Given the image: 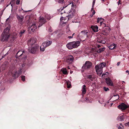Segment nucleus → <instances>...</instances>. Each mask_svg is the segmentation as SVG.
<instances>
[{
    "label": "nucleus",
    "instance_id": "obj_1",
    "mask_svg": "<svg viewBox=\"0 0 129 129\" xmlns=\"http://www.w3.org/2000/svg\"><path fill=\"white\" fill-rule=\"evenodd\" d=\"M106 66L105 62H101L95 66V69L97 74L100 75L103 73V68Z\"/></svg>",
    "mask_w": 129,
    "mask_h": 129
},
{
    "label": "nucleus",
    "instance_id": "obj_2",
    "mask_svg": "<svg viewBox=\"0 0 129 129\" xmlns=\"http://www.w3.org/2000/svg\"><path fill=\"white\" fill-rule=\"evenodd\" d=\"M80 44V42L79 41H75L68 43L67 45V48L69 49L77 48Z\"/></svg>",
    "mask_w": 129,
    "mask_h": 129
},
{
    "label": "nucleus",
    "instance_id": "obj_3",
    "mask_svg": "<svg viewBox=\"0 0 129 129\" xmlns=\"http://www.w3.org/2000/svg\"><path fill=\"white\" fill-rule=\"evenodd\" d=\"M9 30L8 27L4 29L2 35V41H4L8 40L10 35V34L9 33Z\"/></svg>",
    "mask_w": 129,
    "mask_h": 129
},
{
    "label": "nucleus",
    "instance_id": "obj_4",
    "mask_svg": "<svg viewBox=\"0 0 129 129\" xmlns=\"http://www.w3.org/2000/svg\"><path fill=\"white\" fill-rule=\"evenodd\" d=\"M72 3V5L71 7L72 8L71 10H70V11L69 13V18L70 17L71 18L76 13V11L74 9V5L72 3H70V4H67L66 5L64 6L63 7V8H65L66 7H67L69 5L71 4Z\"/></svg>",
    "mask_w": 129,
    "mask_h": 129
},
{
    "label": "nucleus",
    "instance_id": "obj_5",
    "mask_svg": "<svg viewBox=\"0 0 129 129\" xmlns=\"http://www.w3.org/2000/svg\"><path fill=\"white\" fill-rule=\"evenodd\" d=\"M39 48V46L37 44H35L34 47L31 46L30 47L29 46L28 50L29 52L30 53L33 54H35L37 51L38 50Z\"/></svg>",
    "mask_w": 129,
    "mask_h": 129
},
{
    "label": "nucleus",
    "instance_id": "obj_6",
    "mask_svg": "<svg viewBox=\"0 0 129 129\" xmlns=\"http://www.w3.org/2000/svg\"><path fill=\"white\" fill-rule=\"evenodd\" d=\"M88 32L86 30H84L82 31L78 35V37L79 38L81 41L82 40L81 39H85L87 37V34Z\"/></svg>",
    "mask_w": 129,
    "mask_h": 129
},
{
    "label": "nucleus",
    "instance_id": "obj_7",
    "mask_svg": "<svg viewBox=\"0 0 129 129\" xmlns=\"http://www.w3.org/2000/svg\"><path fill=\"white\" fill-rule=\"evenodd\" d=\"M36 38H32L30 39L28 41V46H31L34 45L35 46V44L36 42Z\"/></svg>",
    "mask_w": 129,
    "mask_h": 129
},
{
    "label": "nucleus",
    "instance_id": "obj_8",
    "mask_svg": "<svg viewBox=\"0 0 129 129\" xmlns=\"http://www.w3.org/2000/svg\"><path fill=\"white\" fill-rule=\"evenodd\" d=\"M128 106L124 103H121L117 106V107L119 109L122 110H125L126 109L128 108Z\"/></svg>",
    "mask_w": 129,
    "mask_h": 129
},
{
    "label": "nucleus",
    "instance_id": "obj_9",
    "mask_svg": "<svg viewBox=\"0 0 129 129\" xmlns=\"http://www.w3.org/2000/svg\"><path fill=\"white\" fill-rule=\"evenodd\" d=\"M92 65L91 63L89 61H87L85 62L84 64L82 67V68L84 69H87L90 68Z\"/></svg>",
    "mask_w": 129,
    "mask_h": 129
},
{
    "label": "nucleus",
    "instance_id": "obj_10",
    "mask_svg": "<svg viewBox=\"0 0 129 129\" xmlns=\"http://www.w3.org/2000/svg\"><path fill=\"white\" fill-rule=\"evenodd\" d=\"M110 30L111 29L109 27H106L104 28V30L102 31V34L103 35H108Z\"/></svg>",
    "mask_w": 129,
    "mask_h": 129
},
{
    "label": "nucleus",
    "instance_id": "obj_11",
    "mask_svg": "<svg viewBox=\"0 0 129 129\" xmlns=\"http://www.w3.org/2000/svg\"><path fill=\"white\" fill-rule=\"evenodd\" d=\"M45 19L43 17L40 16L39 19V25L38 27H39L42 25L43 24L45 23Z\"/></svg>",
    "mask_w": 129,
    "mask_h": 129
},
{
    "label": "nucleus",
    "instance_id": "obj_12",
    "mask_svg": "<svg viewBox=\"0 0 129 129\" xmlns=\"http://www.w3.org/2000/svg\"><path fill=\"white\" fill-rule=\"evenodd\" d=\"M105 80L106 83L108 85L112 86H113V83L110 78H106Z\"/></svg>",
    "mask_w": 129,
    "mask_h": 129
},
{
    "label": "nucleus",
    "instance_id": "obj_13",
    "mask_svg": "<svg viewBox=\"0 0 129 129\" xmlns=\"http://www.w3.org/2000/svg\"><path fill=\"white\" fill-rule=\"evenodd\" d=\"M16 16L20 23L22 24L23 23L22 22L24 19V17L22 15H18V14H17Z\"/></svg>",
    "mask_w": 129,
    "mask_h": 129
},
{
    "label": "nucleus",
    "instance_id": "obj_14",
    "mask_svg": "<svg viewBox=\"0 0 129 129\" xmlns=\"http://www.w3.org/2000/svg\"><path fill=\"white\" fill-rule=\"evenodd\" d=\"M37 28V26L36 25V23L34 22L31 25L29 28V29L32 31L34 32Z\"/></svg>",
    "mask_w": 129,
    "mask_h": 129
},
{
    "label": "nucleus",
    "instance_id": "obj_15",
    "mask_svg": "<svg viewBox=\"0 0 129 129\" xmlns=\"http://www.w3.org/2000/svg\"><path fill=\"white\" fill-rule=\"evenodd\" d=\"M52 43V41L48 40L44 42L43 43L47 47L50 45Z\"/></svg>",
    "mask_w": 129,
    "mask_h": 129
},
{
    "label": "nucleus",
    "instance_id": "obj_16",
    "mask_svg": "<svg viewBox=\"0 0 129 129\" xmlns=\"http://www.w3.org/2000/svg\"><path fill=\"white\" fill-rule=\"evenodd\" d=\"M117 45L115 44H112L108 46L109 49L111 50L115 49Z\"/></svg>",
    "mask_w": 129,
    "mask_h": 129
},
{
    "label": "nucleus",
    "instance_id": "obj_17",
    "mask_svg": "<svg viewBox=\"0 0 129 129\" xmlns=\"http://www.w3.org/2000/svg\"><path fill=\"white\" fill-rule=\"evenodd\" d=\"M91 28L94 32H97L98 31V27L96 26H92Z\"/></svg>",
    "mask_w": 129,
    "mask_h": 129
},
{
    "label": "nucleus",
    "instance_id": "obj_18",
    "mask_svg": "<svg viewBox=\"0 0 129 129\" xmlns=\"http://www.w3.org/2000/svg\"><path fill=\"white\" fill-rule=\"evenodd\" d=\"M23 52L22 51L19 50L18 51L16 54V56H21L23 54Z\"/></svg>",
    "mask_w": 129,
    "mask_h": 129
},
{
    "label": "nucleus",
    "instance_id": "obj_19",
    "mask_svg": "<svg viewBox=\"0 0 129 129\" xmlns=\"http://www.w3.org/2000/svg\"><path fill=\"white\" fill-rule=\"evenodd\" d=\"M47 47L43 43L42 45L40 47V50L42 51H44L45 49V48Z\"/></svg>",
    "mask_w": 129,
    "mask_h": 129
},
{
    "label": "nucleus",
    "instance_id": "obj_20",
    "mask_svg": "<svg viewBox=\"0 0 129 129\" xmlns=\"http://www.w3.org/2000/svg\"><path fill=\"white\" fill-rule=\"evenodd\" d=\"M86 86L85 85H83V86L82 89V93L83 94H84L86 93Z\"/></svg>",
    "mask_w": 129,
    "mask_h": 129
},
{
    "label": "nucleus",
    "instance_id": "obj_21",
    "mask_svg": "<svg viewBox=\"0 0 129 129\" xmlns=\"http://www.w3.org/2000/svg\"><path fill=\"white\" fill-rule=\"evenodd\" d=\"M74 60L73 57H72L71 58L69 57V58L67 59L66 61L68 62L71 63Z\"/></svg>",
    "mask_w": 129,
    "mask_h": 129
},
{
    "label": "nucleus",
    "instance_id": "obj_22",
    "mask_svg": "<svg viewBox=\"0 0 129 129\" xmlns=\"http://www.w3.org/2000/svg\"><path fill=\"white\" fill-rule=\"evenodd\" d=\"M87 78L91 80L92 81L95 79V77L93 75H89L87 76Z\"/></svg>",
    "mask_w": 129,
    "mask_h": 129
},
{
    "label": "nucleus",
    "instance_id": "obj_23",
    "mask_svg": "<svg viewBox=\"0 0 129 129\" xmlns=\"http://www.w3.org/2000/svg\"><path fill=\"white\" fill-rule=\"evenodd\" d=\"M61 71L63 74L66 75L68 73L66 69L65 68H62L61 69Z\"/></svg>",
    "mask_w": 129,
    "mask_h": 129
},
{
    "label": "nucleus",
    "instance_id": "obj_24",
    "mask_svg": "<svg viewBox=\"0 0 129 129\" xmlns=\"http://www.w3.org/2000/svg\"><path fill=\"white\" fill-rule=\"evenodd\" d=\"M105 49V48L104 47L100 48L97 50V52L99 53H101Z\"/></svg>",
    "mask_w": 129,
    "mask_h": 129
},
{
    "label": "nucleus",
    "instance_id": "obj_25",
    "mask_svg": "<svg viewBox=\"0 0 129 129\" xmlns=\"http://www.w3.org/2000/svg\"><path fill=\"white\" fill-rule=\"evenodd\" d=\"M19 76V75L18 73L17 72H16L14 74L13 76L15 78H16L18 77Z\"/></svg>",
    "mask_w": 129,
    "mask_h": 129
},
{
    "label": "nucleus",
    "instance_id": "obj_26",
    "mask_svg": "<svg viewBox=\"0 0 129 129\" xmlns=\"http://www.w3.org/2000/svg\"><path fill=\"white\" fill-rule=\"evenodd\" d=\"M124 117L123 115L119 116L118 117V119L120 121H122L123 120Z\"/></svg>",
    "mask_w": 129,
    "mask_h": 129
},
{
    "label": "nucleus",
    "instance_id": "obj_27",
    "mask_svg": "<svg viewBox=\"0 0 129 129\" xmlns=\"http://www.w3.org/2000/svg\"><path fill=\"white\" fill-rule=\"evenodd\" d=\"M25 30H21L20 33V37H21L22 35L25 32Z\"/></svg>",
    "mask_w": 129,
    "mask_h": 129
},
{
    "label": "nucleus",
    "instance_id": "obj_28",
    "mask_svg": "<svg viewBox=\"0 0 129 129\" xmlns=\"http://www.w3.org/2000/svg\"><path fill=\"white\" fill-rule=\"evenodd\" d=\"M67 88H70L71 86L70 82L68 81L67 82Z\"/></svg>",
    "mask_w": 129,
    "mask_h": 129
},
{
    "label": "nucleus",
    "instance_id": "obj_29",
    "mask_svg": "<svg viewBox=\"0 0 129 129\" xmlns=\"http://www.w3.org/2000/svg\"><path fill=\"white\" fill-rule=\"evenodd\" d=\"M97 42H98L100 43H101L103 44H104L105 43V41L104 40H101V41H99L98 40L97 41Z\"/></svg>",
    "mask_w": 129,
    "mask_h": 129
},
{
    "label": "nucleus",
    "instance_id": "obj_30",
    "mask_svg": "<svg viewBox=\"0 0 129 129\" xmlns=\"http://www.w3.org/2000/svg\"><path fill=\"white\" fill-rule=\"evenodd\" d=\"M21 78L22 79V80L23 81H25V76H21Z\"/></svg>",
    "mask_w": 129,
    "mask_h": 129
},
{
    "label": "nucleus",
    "instance_id": "obj_31",
    "mask_svg": "<svg viewBox=\"0 0 129 129\" xmlns=\"http://www.w3.org/2000/svg\"><path fill=\"white\" fill-rule=\"evenodd\" d=\"M23 52V54L22 56H25L27 54V52L26 51H22Z\"/></svg>",
    "mask_w": 129,
    "mask_h": 129
},
{
    "label": "nucleus",
    "instance_id": "obj_32",
    "mask_svg": "<svg viewBox=\"0 0 129 129\" xmlns=\"http://www.w3.org/2000/svg\"><path fill=\"white\" fill-rule=\"evenodd\" d=\"M63 0H58V2L60 4H62L63 3Z\"/></svg>",
    "mask_w": 129,
    "mask_h": 129
},
{
    "label": "nucleus",
    "instance_id": "obj_33",
    "mask_svg": "<svg viewBox=\"0 0 129 129\" xmlns=\"http://www.w3.org/2000/svg\"><path fill=\"white\" fill-rule=\"evenodd\" d=\"M104 90V91H106L108 90L109 89L108 88L106 87H103Z\"/></svg>",
    "mask_w": 129,
    "mask_h": 129
},
{
    "label": "nucleus",
    "instance_id": "obj_34",
    "mask_svg": "<svg viewBox=\"0 0 129 129\" xmlns=\"http://www.w3.org/2000/svg\"><path fill=\"white\" fill-rule=\"evenodd\" d=\"M118 129H124V127L123 126H122V127L120 126H119L118 127Z\"/></svg>",
    "mask_w": 129,
    "mask_h": 129
},
{
    "label": "nucleus",
    "instance_id": "obj_35",
    "mask_svg": "<svg viewBox=\"0 0 129 129\" xmlns=\"http://www.w3.org/2000/svg\"><path fill=\"white\" fill-rule=\"evenodd\" d=\"M101 19H102V18H98L97 19V22L98 23H99V22L100 21H101Z\"/></svg>",
    "mask_w": 129,
    "mask_h": 129
},
{
    "label": "nucleus",
    "instance_id": "obj_36",
    "mask_svg": "<svg viewBox=\"0 0 129 129\" xmlns=\"http://www.w3.org/2000/svg\"><path fill=\"white\" fill-rule=\"evenodd\" d=\"M20 1L19 0H17L16 1V4L17 5H19L20 3Z\"/></svg>",
    "mask_w": 129,
    "mask_h": 129
},
{
    "label": "nucleus",
    "instance_id": "obj_37",
    "mask_svg": "<svg viewBox=\"0 0 129 129\" xmlns=\"http://www.w3.org/2000/svg\"><path fill=\"white\" fill-rule=\"evenodd\" d=\"M14 1H13V0L12 1H11L10 2L9 5L10 4H11V6H12V4L13 3Z\"/></svg>",
    "mask_w": 129,
    "mask_h": 129
},
{
    "label": "nucleus",
    "instance_id": "obj_38",
    "mask_svg": "<svg viewBox=\"0 0 129 129\" xmlns=\"http://www.w3.org/2000/svg\"><path fill=\"white\" fill-rule=\"evenodd\" d=\"M73 38V36H68V38H69V39H72V38Z\"/></svg>",
    "mask_w": 129,
    "mask_h": 129
},
{
    "label": "nucleus",
    "instance_id": "obj_39",
    "mask_svg": "<svg viewBox=\"0 0 129 129\" xmlns=\"http://www.w3.org/2000/svg\"><path fill=\"white\" fill-rule=\"evenodd\" d=\"M95 12L94 10H93V11L92 12V16L93 15H94L95 14Z\"/></svg>",
    "mask_w": 129,
    "mask_h": 129
},
{
    "label": "nucleus",
    "instance_id": "obj_40",
    "mask_svg": "<svg viewBox=\"0 0 129 129\" xmlns=\"http://www.w3.org/2000/svg\"><path fill=\"white\" fill-rule=\"evenodd\" d=\"M95 2V1H93L92 2V7H93L94 5V4Z\"/></svg>",
    "mask_w": 129,
    "mask_h": 129
},
{
    "label": "nucleus",
    "instance_id": "obj_41",
    "mask_svg": "<svg viewBox=\"0 0 129 129\" xmlns=\"http://www.w3.org/2000/svg\"><path fill=\"white\" fill-rule=\"evenodd\" d=\"M125 125L126 126L128 125L129 126V122H128L126 123Z\"/></svg>",
    "mask_w": 129,
    "mask_h": 129
},
{
    "label": "nucleus",
    "instance_id": "obj_42",
    "mask_svg": "<svg viewBox=\"0 0 129 129\" xmlns=\"http://www.w3.org/2000/svg\"><path fill=\"white\" fill-rule=\"evenodd\" d=\"M64 17H61L60 18V20L61 21L63 19Z\"/></svg>",
    "mask_w": 129,
    "mask_h": 129
},
{
    "label": "nucleus",
    "instance_id": "obj_43",
    "mask_svg": "<svg viewBox=\"0 0 129 129\" xmlns=\"http://www.w3.org/2000/svg\"><path fill=\"white\" fill-rule=\"evenodd\" d=\"M97 47L98 48H99L100 47H101V46L99 45H98Z\"/></svg>",
    "mask_w": 129,
    "mask_h": 129
},
{
    "label": "nucleus",
    "instance_id": "obj_44",
    "mask_svg": "<svg viewBox=\"0 0 129 129\" xmlns=\"http://www.w3.org/2000/svg\"><path fill=\"white\" fill-rule=\"evenodd\" d=\"M120 62H118L117 63V65L118 66L120 64Z\"/></svg>",
    "mask_w": 129,
    "mask_h": 129
},
{
    "label": "nucleus",
    "instance_id": "obj_45",
    "mask_svg": "<svg viewBox=\"0 0 129 129\" xmlns=\"http://www.w3.org/2000/svg\"><path fill=\"white\" fill-rule=\"evenodd\" d=\"M103 23V22L102 21H101L100 22V25H102V24Z\"/></svg>",
    "mask_w": 129,
    "mask_h": 129
},
{
    "label": "nucleus",
    "instance_id": "obj_46",
    "mask_svg": "<svg viewBox=\"0 0 129 129\" xmlns=\"http://www.w3.org/2000/svg\"><path fill=\"white\" fill-rule=\"evenodd\" d=\"M120 0H119V1L117 2V3L118 4V5H119V4L120 3Z\"/></svg>",
    "mask_w": 129,
    "mask_h": 129
},
{
    "label": "nucleus",
    "instance_id": "obj_47",
    "mask_svg": "<svg viewBox=\"0 0 129 129\" xmlns=\"http://www.w3.org/2000/svg\"><path fill=\"white\" fill-rule=\"evenodd\" d=\"M126 73H128V74H129V71L128 70H126Z\"/></svg>",
    "mask_w": 129,
    "mask_h": 129
},
{
    "label": "nucleus",
    "instance_id": "obj_48",
    "mask_svg": "<svg viewBox=\"0 0 129 129\" xmlns=\"http://www.w3.org/2000/svg\"><path fill=\"white\" fill-rule=\"evenodd\" d=\"M9 18H7L6 19V21H7V20H8V19H9Z\"/></svg>",
    "mask_w": 129,
    "mask_h": 129
},
{
    "label": "nucleus",
    "instance_id": "obj_49",
    "mask_svg": "<svg viewBox=\"0 0 129 129\" xmlns=\"http://www.w3.org/2000/svg\"><path fill=\"white\" fill-rule=\"evenodd\" d=\"M75 34V33H74L73 34H72V36H73Z\"/></svg>",
    "mask_w": 129,
    "mask_h": 129
},
{
    "label": "nucleus",
    "instance_id": "obj_50",
    "mask_svg": "<svg viewBox=\"0 0 129 129\" xmlns=\"http://www.w3.org/2000/svg\"><path fill=\"white\" fill-rule=\"evenodd\" d=\"M120 125L122 127V126H123V125H122V124H120Z\"/></svg>",
    "mask_w": 129,
    "mask_h": 129
},
{
    "label": "nucleus",
    "instance_id": "obj_51",
    "mask_svg": "<svg viewBox=\"0 0 129 129\" xmlns=\"http://www.w3.org/2000/svg\"><path fill=\"white\" fill-rule=\"evenodd\" d=\"M0 0V1L1 2H2L4 0Z\"/></svg>",
    "mask_w": 129,
    "mask_h": 129
},
{
    "label": "nucleus",
    "instance_id": "obj_52",
    "mask_svg": "<svg viewBox=\"0 0 129 129\" xmlns=\"http://www.w3.org/2000/svg\"><path fill=\"white\" fill-rule=\"evenodd\" d=\"M49 32H52V30L51 31V30H49Z\"/></svg>",
    "mask_w": 129,
    "mask_h": 129
},
{
    "label": "nucleus",
    "instance_id": "obj_53",
    "mask_svg": "<svg viewBox=\"0 0 129 129\" xmlns=\"http://www.w3.org/2000/svg\"><path fill=\"white\" fill-rule=\"evenodd\" d=\"M68 69H70V68H69V66L68 67Z\"/></svg>",
    "mask_w": 129,
    "mask_h": 129
},
{
    "label": "nucleus",
    "instance_id": "obj_54",
    "mask_svg": "<svg viewBox=\"0 0 129 129\" xmlns=\"http://www.w3.org/2000/svg\"><path fill=\"white\" fill-rule=\"evenodd\" d=\"M2 58H0V61L1 60Z\"/></svg>",
    "mask_w": 129,
    "mask_h": 129
},
{
    "label": "nucleus",
    "instance_id": "obj_55",
    "mask_svg": "<svg viewBox=\"0 0 129 129\" xmlns=\"http://www.w3.org/2000/svg\"><path fill=\"white\" fill-rule=\"evenodd\" d=\"M61 14H62L63 13H62V12H61Z\"/></svg>",
    "mask_w": 129,
    "mask_h": 129
},
{
    "label": "nucleus",
    "instance_id": "obj_56",
    "mask_svg": "<svg viewBox=\"0 0 129 129\" xmlns=\"http://www.w3.org/2000/svg\"><path fill=\"white\" fill-rule=\"evenodd\" d=\"M71 56V57H72V56H72V55H70V56Z\"/></svg>",
    "mask_w": 129,
    "mask_h": 129
},
{
    "label": "nucleus",
    "instance_id": "obj_57",
    "mask_svg": "<svg viewBox=\"0 0 129 129\" xmlns=\"http://www.w3.org/2000/svg\"><path fill=\"white\" fill-rule=\"evenodd\" d=\"M93 1H95V0H93Z\"/></svg>",
    "mask_w": 129,
    "mask_h": 129
},
{
    "label": "nucleus",
    "instance_id": "obj_58",
    "mask_svg": "<svg viewBox=\"0 0 129 129\" xmlns=\"http://www.w3.org/2000/svg\"><path fill=\"white\" fill-rule=\"evenodd\" d=\"M25 12H27V11H25Z\"/></svg>",
    "mask_w": 129,
    "mask_h": 129
},
{
    "label": "nucleus",
    "instance_id": "obj_59",
    "mask_svg": "<svg viewBox=\"0 0 129 129\" xmlns=\"http://www.w3.org/2000/svg\"><path fill=\"white\" fill-rule=\"evenodd\" d=\"M103 19L102 18V19H101V20H102V19Z\"/></svg>",
    "mask_w": 129,
    "mask_h": 129
},
{
    "label": "nucleus",
    "instance_id": "obj_60",
    "mask_svg": "<svg viewBox=\"0 0 129 129\" xmlns=\"http://www.w3.org/2000/svg\"><path fill=\"white\" fill-rule=\"evenodd\" d=\"M8 6V5H7V7Z\"/></svg>",
    "mask_w": 129,
    "mask_h": 129
},
{
    "label": "nucleus",
    "instance_id": "obj_61",
    "mask_svg": "<svg viewBox=\"0 0 129 129\" xmlns=\"http://www.w3.org/2000/svg\"><path fill=\"white\" fill-rule=\"evenodd\" d=\"M84 41V40H82L83 41Z\"/></svg>",
    "mask_w": 129,
    "mask_h": 129
},
{
    "label": "nucleus",
    "instance_id": "obj_62",
    "mask_svg": "<svg viewBox=\"0 0 129 129\" xmlns=\"http://www.w3.org/2000/svg\"><path fill=\"white\" fill-rule=\"evenodd\" d=\"M123 82H124V81H123Z\"/></svg>",
    "mask_w": 129,
    "mask_h": 129
},
{
    "label": "nucleus",
    "instance_id": "obj_63",
    "mask_svg": "<svg viewBox=\"0 0 129 129\" xmlns=\"http://www.w3.org/2000/svg\"><path fill=\"white\" fill-rule=\"evenodd\" d=\"M102 1H104V0H102Z\"/></svg>",
    "mask_w": 129,
    "mask_h": 129
}]
</instances>
